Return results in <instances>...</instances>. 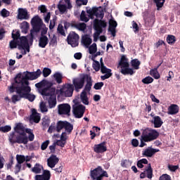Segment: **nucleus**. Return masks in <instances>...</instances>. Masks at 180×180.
I'll list each match as a JSON object with an SVG mask.
<instances>
[{
	"mask_svg": "<svg viewBox=\"0 0 180 180\" xmlns=\"http://www.w3.org/2000/svg\"><path fill=\"white\" fill-rule=\"evenodd\" d=\"M31 25L32 26V29L30 30V41H33L34 33H39L41 30V37L47 34L49 28L46 27V24L43 22V20L39 15H35L32 18Z\"/></svg>",
	"mask_w": 180,
	"mask_h": 180,
	"instance_id": "f257e3e1",
	"label": "nucleus"
},
{
	"mask_svg": "<svg viewBox=\"0 0 180 180\" xmlns=\"http://www.w3.org/2000/svg\"><path fill=\"white\" fill-rule=\"evenodd\" d=\"M41 75V70L37 69L36 72L26 71L25 77L22 78V75L18 74L15 78V84H21V85L28 86L29 81H34Z\"/></svg>",
	"mask_w": 180,
	"mask_h": 180,
	"instance_id": "f03ea898",
	"label": "nucleus"
},
{
	"mask_svg": "<svg viewBox=\"0 0 180 180\" xmlns=\"http://www.w3.org/2000/svg\"><path fill=\"white\" fill-rule=\"evenodd\" d=\"M159 136L160 133L157 131V130L146 128L145 129H142L141 139H142L145 143H150L151 141H154V140H157Z\"/></svg>",
	"mask_w": 180,
	"mask_h": 180,
	"instance_id": "7ed1b4c3",
	"label": "nucleus"
},
{
	"mask_svg": "<svg viewBox=\"0 0 180 180\" xmlns=\"http://www.w3.org/2000/svg\"><path fill=\"white\" fill-rule=\"evenodd\" d=\"M108 26V23L105 20L96 19L94 20V29L95 32L94 33V41H98V39H99V36H101V33H103V29Z\"/></svg>",
	"mask_w": 180,
	"mask_h": 180,
	"instance_id": "20e7f679",
	"label": "nucleus"
},
{
	"mask_svg": "<svg viewBox=\"0 0 180 180\" xmlns=\"http://www.w3.org/2000/svg\"><path fill=\"white\" fill-rule=\"evenodd\" d=\"M8 140L12 144H27L28 139L26 134H18L16 135L15 132L10 133Z\"/></svg>",
	"mask_w": 180,
	"mask_h": 180,
	"instance_id": "39448f33",
	"label": "nucleus"
},
{
	"mask_svg": "<svg viewBox=\"0 0 180 180\" xmlns=\"http://www.w3.org/2000/svg\"><path fill=\"white\" fill-rule=\"evenodd\" d=\"M58 97L62 98H71L74 94V85L68 83L66 85H63L60 89L56 90Z\"/></svg>",
	"mask_w": 180,
	"mask_h": 180,
	"instance_id": "423d86ee",
	"label": "nucleus"
},
{
	"mask_svg": "<svg viewBox=\"0 0 180 180\" xmlns=\"http://www.w3.org/2000/svg\"><path fill=\"white\" fill-rule=\"evenodd\" d=\"M54 91H51L50 88H44L41 91L42 96H49L48 103L51 108H56V105H57V97H56Z\"/></svg>",
	"mask_w": 180,
	"mask_h": 180,
	"instance_id": "0eeeda50",
	"label": "nucleus"
},
{
	"mask_svg": "<svg viewBox=\"0 0 180 180\" xmlns=\"http://www.w3.org/2000/svg\"><path fill=\"white\" fill-rule=\"evenodd\" d=\"M56 129L58 133H60V131H61V130L64 129V133L71 134V133H72V130H74V125H72V124H71L68 121H58L57 122Z\"/></svg>",
	"mask_w": 180,
	"mask_h": 180,
	"instance_id": "6e6552de",
	"label": "nucleus"
},
{
	"mask_svg": "<svg viewBox=\"0 0 180 180\" xmlns=\"http://www.w3.org/2000/svg\"><path fill=\"white\" fill-rule=\"evenodd\" d=\"M86 74H82L79 77H76L72 79L73 89L76 92L81 91L84 86H85V78Z\"/></svg>",
	"mask_w": 180,
	"mask_h": 180,
	"instance_id": "1a4fd4ad",
	"label": "nucleus"
},
{
	"mask_svg": "<svg viewBox=\"0 0 180 180\" xmlns=\"http://www.w3.org/2000/svg\"><path fill=\"white\" fill-rule=\"evenodd\" d=\"M67 40L68 44H70L72 47H77L79 44L78 40H79V35L75 32H72L68 34Z\"/></svg>",
	"mask_w": 180,
	"mask_h": 180,
	"instance_id": "9d476101",
	"label": "nucleus"
},
{
	"mask_svg": "<svg viewBox=\"0 0 180 180\" xmlns=\"http://www.w3.org/2000/svg\"><path fill=\"white\" fill-rule=\"evenodd\" d=\"M58 115L71 116V105L68 103L59 104L58 105Z\"/></svg>",
	"mask_w": 180,
	"mask_h": 180,
	"instance_id": "9b49d317",
	"label": "nucleus"
},
{
	"mask_svg": "<svg viewBox=\"0 0 180 180\" xmlns=\"http://www.w3.org/2000/svg\"><path fill=\"white\" fill-rule=\"evenodd\" d=\"M18 50H26L27 53H30V46H29V40L26 37H21L18 39Z\"/></svg>",
	"mask_w": 180,
	"mask_h": 180,
	"instance_id": "f8f14e48",
	"label": "nucleus"
},
{
	"mask_svg": "<svg viewBox=\"0 0 180 180\" xmlns=\"http://www.w3.org/2000/svg\"><path fill=\"white\" fill-rule=\"evenodd\" d=\"M84 113H85V106L82 105V104L73 106V115L75 117L81 119L84 116Z\"/></svg>",
	"mask_w": 180,
	"mask_h": 180,
	"instance_id": "ddd939ff",
	"label": "nucleus"
},
{
	"mask_svg": "<svg viewBox=\"0 0 180 180\" xmlns=\"http://www.w3.org/2000/svg\"><path fill=\"white\" fill-rule=\"evenodd\" d=\"M94 151L97 154H103L108 151V147H106V141H103L99 144H95L94 146Z\"/></svg>",
	"mask_w": 180,
	"mask_h": 180,
	"instance_id": "4468645a",
	"label": "nucleus"
},
{
	"mask_svg": "<svg viewBox=\"0 0 180 180\" xmlns=\"http://www.w3.org/2000/svg\"><path fill=\"white\" fill-rule=\"evenodd\" d=\"M86 13H89L90 16H96V18H101V19L103 18V11L96 7H93L87 10Z\"/></svg>",
	"mask_w": 180,
	"mask_h": 180,
	"instance_id": "2eb2a0df",
	"label": "nucleus"
},
{
	"mask_svg": "<svg viewBox=\"0 0 180 180\" xmlns=\"http://www.w3.org/2000/svg\"><path fill=\"white\" fill-rule=\"evenodd\" d=\"M146 176H147L148 179H151V178H153V168L150 163L148 165L147 168L140 174L141 179H144Z\"/></svg>",
	"mask_w": 180,
	"mask_h": 180,
	"instance_id": "dca6fc26",
	"label": "nucleus"
},
{
	"mask_svg": "<svg viewBox=\"0 0 180 180\" xmlns=\"http://www.w3.org/2000/svg\"><path fill=\"white\" fill-rule=\"evenodd\" d=\"M60 161V159L57 158V155H51L49 158L47 160V165L49 167V168H54L57 164H58V162Z\"/></svg>",
	"mask_w": 180,
	"mask_h": 180,
	"instance_id": "f3484780",
	"label": "nucleus"
},
{
	"mask_svg": "<svg viewBox=\"0 0 180 180\" xmlns=\"http://www.w3.org/2000/svg\"><path fill=\"white\" fill-rule=\"evenodd\" d=\"M31 91L32 89L29 86L21 84L20 86H16V94H18L26 95L27 94H30Z\"/></svg>",
	"mask_w": 180,
	"mask_h": 180,
	"instance_id": "a211bd4d",
	"label": "nucleus"
},
{
	"mask_svg": "<svg viewBox=\"0 0 180 180\" xmlns=\"http://www.w3.org/2000/svg\"><path fill=\"white\" fill-rule=\"evenodd\" d=\"M101 174H102V167L98 166L93 170L90 172V176L93 180H98Z\"/></svg>",
	"mask_w": 180,
	"mask_h": 180,
	"instance_id": "6ab92c4d",
	"label": "nucleus"
},
{
	"mask_svg": "<svg viewBox=\"0 0 180 180\" xmlns=\"http://www.w3.org/2000/svg\"><path fill=\"white\" fill-rule=\"evenodd\" d=\"M85 82L86 84L84 85V90L86 92H91V90L92 89V82H94L91 75L86 74Z\"/></svg>",
	"mask_w": 180,
	"mask_h": 180,
	"instance_id": "aec40b11",
	"label": "nucleus"
},
{
	"mask_svg": "<svg viewBox=\"0 0 180 180\" xmlns=\"http://www.w3.org/2000/svg\"><path fill=\"white\" fill-rule=\"evenodd\" d=\"M29 18H30V15L27 13V10L25 8L18 9V19L20 20H27Z\"/></svg>",
	"mask_w": 180,
	"mask_h": 180,
	"instance_id": "412c9836",
	"label": "nucleus"
},
{
	"mask_svg": "<svg viewBox=\"0 0 180 180\" xmlns=\"http://www.w3.org/2000/svg\"><path fill=\"white\" fill-rule=\"evenodd\" d=\"M127 67H130V64L129 63V59L126 58V56H122L118 63L117 68H121V70H123L124 68H127Z\"/></svg>",
	"mask_w": 180,
	"mask_h": 180,
	"instance_id": "4be33fe9",
	"label": "nucleus"
},
{
	"mask_svg": "<svg viewBox=\"0 0 180 180\" xmlns=\"http://www.w3.org/2000/svg\"><path fill=\"white\" fill-rule=\"evenodd\" d=\"M30 120H32L34 123H39L40 122V114L37 112V110L34 108L32 110V115L30 117Z\"/></svg>",
	"mask_w": 180,
	"mask_h": 180,
	"instance_id": "5701e85b",
	"label": "nucleus"
},
{
	"mask_svg": "<svg viewBox=\"0 0 180 180\" xmlns=\"http://www.w3.org/2000/svg\"><path fill=\"white\" fill-rule=\"evenodd\" d=\"M160 149H155L153 148H146L143 152V155L145 157H149L151 158L155 153H159Z\"/></svg>",
	"mask_w": 180,
	"mask_h": 180,
	"instance_id": "b1692460",
	"label": "nucleus"
},
{
	"mask_svg": "<svg viewBox=\"0 0 180 180\" xmlns=\"http://www.w3.org/2000/svg\"><path fill=\"white\" fill-rule=\"evenodd\" d=\"M50 171L49 170H44L43 174L41 175H36L35 179L36 180H50Z\"/></svg>",
	"mask_w": 180,
	"mask_h": 180,
	"instance_id": "393cba45",
	"label": "nucleus"
},
{
	"mask_svg": "<svg viewBox=\"0 0 180 180\" xmlns=\"http://www.w3.org/2000/svg\"><path fill=\"white\" fill-rule=\"evenodd\" d=\"M13 133H17V134H23L25 133V125L23 124L18 122L15 124L14 127V131Z\"/></svg>",
	"mask_w": 180,
	"mask_h": 180,
	"instance_id": "a878e982",
	"label": "nucleus"
},
{
	"mask_svg": "<svg viewBox=\"0 0 180 180\" xmlns=\"http://www.w3.org/2000/svg\"><path fill=\"white\" fill-rule=\"evenodd\" d=\"M152 123L154 124L155 129H158L164 124V122H162V120L160 116H154Z\"/></svg>",
	"mask_w": 180,
	"mask_h": 180,
	"instance_id": "bb28decb",
	"label": "nucleus"
},
{
	"mask_svg": "<svg viewBox=\"0 0 180 180\" xmlns=\"http://www.w3.org/2000/svg\"><path fill=\"white\" fill-rule=\"evenodd\" d=\"M49 44V38L47 36H41L39 39V47L46 49V46Z\"/></svg>",
	"mask_w": 180,
	"mask_h": 180,
	"instance_id": "cd10ccee",
	"label": "nucleus"
},
{
	"mask_svg": "<svg viewBox=\"0 0 180 180\" xmlns=\"http://www.w3.org/2000/svg\"><path fill=\"white\" fill-rule=\"evenodd\" d=\"M179 112V107L177 105L173 104L168 108V115H176Z\"/></svg>",
	"mask_w": 180,
	"mask_h": 180,
	"instance_id": "c85d7f7f",
	"label": "nucleus"
},
{
	"mask_svg": "<svg viewBox=\"0 0 180 180\" xmlns=\"http://www.w3.org/2000/svg\"><path fill=\"white\" fill-rule=\"evenodd\" d=\"M21 32L22 33H27L29 30V27H30V25L27 21H24L20 24Z\"/></svg>",
	"mask_w": 180,
	"mask_h": 180,
	"instance_id": "c756f323",
	"label": "nucleus"
},
{
	"mask_svg": "<svg viewBox=\"0 0 180 180\" xmlns=\"http://www.w3.org/2000/svg\"><path fill=\"white\" fill-rule=\"evenodd\" d=\"M120 72L122 73L123 75H133L134 74V70H133L132 68L127 67L121 69Z\"/></svg>",
	"mask_w": 180,
	"mask_h": 180,
	"instance_id": "7c9ffc66",
	"label": "nucleus"
},
{
	"mask_svg": "<svg viewBox=\"0 0 180 180\" xmlns=\"http://www.w3.org/2000/svg\"><path fill=\"white\" fill-rule=\"evenodd\" d=\"M82 42L83 44H84V46H91V44H92V39L89 37V35L86 34L82 37Z\"/></svg>",
	"mask_w": 180,
	"mask_h": 180,
	"instance_id": "2f4dec72",
	"label": "nucleus"
},
{
	"mask_svg": "<svg viewBox=\"0 0 180 180\" xmlns=\"http://www.w3.org/2000/svg\"><path fill=\"white\" fill-rule=\"evenodd\" d=\"M150 75L153 77L155 79H160L161 78V75H160V72L157 68H153L150 70Z\"/></svg>",
	"mask_w": 180,
	"mask_h": 180,
	"instance_id": "473e14b6",
	"label": "nucleus"
},
{
	"mask_svg": "<svg viewBox=\"0 0 180 180\" xmlns=\"http://www.w3.org/2000/svg\"><path fill=\"white\" fill-rule=\"evenodd\" d=\"M53 78L57 84L63 83V74L60 72H56L53 74Z\"/></svg>",
	"mask_w": 180,
	"mask_h": 180,
	"instance_id": "72a5a7b5",
	"label": "nucleus"
},
{
	"mask_svg": "<svg viewBox=\"0 0 180 180\" xmlns=\"http://www.w3.org/2000/svg\"><path fill=\"white\" fill-rule=\"evenodd\" d=\"M9 47L11 50H13V49H18V47H19V41L17 39H12L9 42Z\"/></svg>",
	"mask_w": 180,
	"mask_h": 180,
	"instance_id": "f704fd0d",
	"label": "nucleus"
},
{
	"mask_svg": "<svg viewBox=\"0 0 180 180\" xmlns=\"http://www.w3.org/2000/svg\"><path fill=\"white\" fill-rule=\"evenodd\" d=\"M166 40L168 44H171L172 46L173 44H175V41H176V37L174 35L169 34L167 35Z\"/></svg>",
	"mask_w": 180,
	"mask_h": 180,
	"instance_id": "c9c22d12",
	"label": "nucleus"
},
{
	"mask_svg": "<svg viewBox=\"0 0 180 180\" xmlns=\"http://www.w3.org/2000/svg\"><path fill=\"white\" fill-rule=\"evenodd\" d=\"M131 67L134 68V70H139L140 69V60L139 59H134L131 61Z\"/></svg>",
	"mask_w": 180,
	"mask_h": 180,
	"instance_id": "e433bc0d",
	"label": "nucleus"
},
{
	"mask_svg": "<svg viewBox=\"0 0 180 180\" xmlns=\"http://www.w3.org/2000/svg\"><path fill=\"white\" fill-rule=\"evenodd\" d=\"M22 98L25 99H28L30 102H33L36 99V96L30 93H27L26 94H22Z\"/></svg>",
	"mask_w": 180,
	"mask_h": 180,
	"instance_id": "4c0bfd02",
	"label": "nucleus"
},
{
	"mask_svg": "<svg viewBox=\"0 0 180 180\" xmlns=\"http://www.w3.org/2000/svg\"><path fill=\"white\" fill-rule=\"evenodd\" d=\"M42 168L43 167H41L40 164L37 163L35 164L34 167L32 168V171L34 172V174H40V172H41Z\"/></svg>",
	"mask_w": 180,
	"mask_h": 180,
	"instance_id": "58836bf2",
	"label": "nucleus"
},
{
	"mask_svg": "<svg viewBox=\"0 0 180 180\" xmlns=\"http://www.w3.org/2000/svg\"><path fill=\"white\" fill-rule=\"evenodd\" d=\"M101 71L102 74H112V70L106 68L103 63H101Z\"/></svg>",
	"mask_w": 180,
	"mask_h": 180,
	"instance_id": "ea45409f",
	"label": "nucleus"
},
{
	"mask_svg": "<svg viewBox=\"0 0 180 180\" xmlns=\"http://www.w3.org/2000/svg\"><path fill=\"white\" fill-rule=\"evenodd\" d=\"M121 167L122 168H129V167H131V161L130 160H122L121 161Z\"/></svg>",
	"mask_w": 180,
	"mask_h": 180,
	"instance_id": "a19ab883",
	"label": "nucleus"
},
{
	"mask_svg": "<svg viewBox=\"0 0 180 180\" xmlns=\"http://www.w3.org/2000/svg\"><path fill=\"white\" fill-rule=\"evenodd\" d=\"M91 60L94 62V63H93V68L98 72V71L101 70V63H99V61L95 60L94 58H92Z\"/></svg>",
	"mask_w": 180,
	"mask_h": 180,
	"instance_id": "79ce46f5",
	"label": "nucleus"
},
{
	"mask_svg": "<svg viewBox=\"0 0 180 180\" xmlns=\"http://www.w3.org/2000/svg\"><path fill=\"white\" fill-rule=\"evenodd\" d=\"M23 94H18V95H13L11 97V100L13 103H16L17 102H19L22 98H23Z\"/></svg>",
	"mask_w": 180,
	"mask_h": 180,
	"instance_id": "37998d69",
	"label": "nucleus"
},
{
	"mask_svg": "<svg viewBox=\"0 0 180 180\" xmlns=\"http://www.w3.org/2000/svg\"><path fill=\"white\" fill-rule=\"evenodd\" d=\"M98 51L96 43H93L89 48V54H95Z\"/></svg>",
	"mask_w": 180,
	"mask_h": 180,
	"instance_id": "c03bdc74",
	"label": "nucleus"
},
{
	"mask_svg": "<svg viewBox=\"0 0 180 180\" xmlns=\"http://www.w3.org/2000/svg\"><path fill=\"white\" fill-rule=\"evenodd\" d=\"M16 160L18 164H23L26 161V157L23 155H17Z\"/></svg>",
	"mask_w": 180,
	"mask_h": 180,
	"instance_id": "a18cd8bd",
	"label": "nucleus"
},
{
	"mask_svg": "<svg viewBox=\"0 0 180 180\" xmlns=\"http://www.w3.org/2000/svg\"><path fill=\"white\" fill-rule=\"evenodd\" d=\"M80 20L82 22H85L86 23L87 22H89V18L86 17V14L85 13V11H82L80 15Z\"/></svg>",
	"mask_w": 180,
	"mask_h": 180,
	"instance_id": "49530a36",
	"label": "nucleus"
},
{
	"mask_svg": "<svg viewBox=\"0 0 180 180\" xmlns=\"http://www.w3.org/2000/svg\"><path fill=\"white\" fill-rule=\"evenodd\" d=\"M42 74H43V77H44V78H47V77H49V75H50V74H51V69H50L49 68H44L43 69Z\"/></svg>",
	"mask_w": 180,
	"mask_h": 180,
	"instance_id": "de8ad7c7",
	"label": "nucleus"
},
{
	"mask_svg": "<svg viewBox=\"0 0 180 180\" xmlns=\"http://www.w3.org/2000/svg\"><path fill=\"white\" fill-rule=\"evenodd\" d=\"M154 82V79H153V77L150 76H148L142 79L143 84H152V82Z\"/></svg>",
	"mask_w": 180,
	"mask_h": 180,
	"instance_id": "09e8293b",
	"label": "nucleus"
},
{
	"mask_svg": "<svg viewBox=\"0 0 180 180\" xmlns=\"http://www.w3.org/2000/svg\"><path fill=\"white\" fill-rule=\"evenodd\" d=\"M46 85H47V80L46 79H43L40 82L35 84L36 88L38 89L43 88V86H46Z\"/></svg>",
	"mask_w": 180,
	"mask_h": 180,
	"instance_id": "8fccbe9b",
	"label": "nucleus"
},
{
	"mask_svg": "<svg viewBox=\"0 0 180 180\" xmlns=\"http://www.w3.org/2000/svg\"><path fill=\"white\" fill-rule=\"evenodd\" d=\"M58 8L62 15L67 11V6L65 4H58Z\"/></svg>",
	"mask_w": 180,
	"mask_h": 180,
	"instance_id": "3c124183",
	"label": "nucleus"
},
{
	"mask_svg": "<svg viewBox=\"0 0 180 180\" xmlns=\"http://www.w3.org/2000/svg\"><path fill=\"white\" fill-rule=\"evenodd\" d=\"M53 131H57V124L56 126V122L51 123V126L49 127L48 133H53Z\"/></svg>",
	"mask_w": 180,
	"mask_h": 180,
	"instance_id": "603ef678",
	"label": "nucleus"
},
{
	"mask_svg": "<svg viewBox=\"0 0 180 180\" xmlns=\"http://www.w3.org/2000/svg\"><path fill=\"white\" fill-rule=\"evenodd\" d=\"M11 130H12V127L9 125L0 127V131H2V133H8Z\"/></svg>",
	"mask_w": 180,
	"mask_h": 180,
	"instance_id": "864d4df0",
	"label": "nucleus"
},
{
	"mask_svg": "<svg viewBox=\"0 0 180 180\" xmlns=\"http://www.w3.org/2000/svg\"><path fill=\"white\" fill-rule=\"evenodd\" d=\"M117 22L115 20H110L108 29H116Z\"/></svg>",
	"mask_w": 180,
	"mask_h": 180,
	"instance_id": "5fc2aeb1",
	"label": "nucleus"
},
{
	"mask_svg": "<svg viewBox=\"0 0 180 180\" xmlns=\"http://www.w3.org/2000/svg\"><path fill=\"white\" fill-rule=\"evenodd\" d=\"M103 176H105V178H109V174H108V172L103 170V169H102L101 175L98 176V180H102L103 179Z\"/></svg>",
	"mask_w": 180,
	"mask_h": 180,
	"instance_id": "6e6d98bb",
	"label": "nucleus"
},
{
	"mask_svg": "<svg viewBox=\"0 0 180 180\" xmlns=\"http://www.w3.org/2000/svg\"><path fill=\"white\" fill-rule=\"evenodd\" d=\"M154 2L156 4L157 8L160 9V8H162L164 6V2H165V0H154Z\"/></svg>",
	"mask_w": 180,
	"mask_h": 180,
	"instance_id": "4d7b16f0",
	"label": "nucleus"
},
{
	"mask_svg": "<svg viewBox=\"0 0 180 180\" xmlns=\"http://www.w3.org/2000/svg\"><path fill=\"white\" fill-rule=\"evenodd\" d=\"M86 29V24L85 22H80L77 24V30L84 32Z\"/></svg>",
	"mask_w": 180,
	"mask_h": 180,
	"instance_id": "13d9d810",
	"label": "nucleus"
},
{
	"mask_svg": "<svg viewBox=\"0 0 180 180\" xmlns=\"http://www.w3.org/2000/svg\"><path fill=\"white\" fill-rule=\"evenodd\" d=\"M58 32L60 33V34H61L62 36L65 37V31H64V27H63V25L59 24L58 25Z\"/></svg>",
	"mask_w": 180,
	"mask_h": 180,
	"instance_id": "bf43d9fd",
	"label": "nucleus"
},
{
	"mask_svg": "<svg viewBox=\"0 0 180 180\" xmlns=\"http://www.w3.org/2000/svg\"><path fill=\"white\" fill-rule=\"evenodd\" d=\"M0 15L2 16V18H8V16L11 15V13H9L6 8H3L0 13Z\"/></svg>",
	"mask_w": 180,
	"mask_h": 180,
	"instance_id": "052dcab7",
	"label": "nucleus"
},
{
	"mask_svg": "<svg viewBox=\"0 0 180 180\" xmlns=\"http://www.w3.org/2000/svg\"><path fill=\"white\" fill-rule=\"evenodd\" d=\"M57 22V17L55 16L50 22L49 30H53L56 26V22Z\"/></svg>",
	"mask_w": 180,
	"mask_h": 180,
	"instance_id": "680f3d73",
	"label": "nucleus"
},
{
	"mask_svg": "<svg viewBox=\"0 0 180 180\" xmlns=\"http://www.w3.org/2000/svg\"><path fill=\"white\" fill-rule=\"evenodd\" d=\"M42 125L44 127H45V129L46 127H49V126H50V119L49 118H43L42 120Z\"/></svg>",
	"mask_w": 180,
	"mask_h": 180,
	"instance_id": "e2e57ef3",
	"label": "nucleus"
},
{
	"mask_svg": "<svg viewBox=\"0 0 180 180\" xmlns=\"http://www.w3.org/2000/svg\"><path fill=\"white\" fill-rule=\"evenodd\" d=\"M49 144H50V141L46 140L44 141L41 145V150H42V151H44V150H46L47 147H49Z\"/></svg>",
	"mask_w": 180,
	"mask_h": 180,
	"instance_id": "0e129e2a",
	"label": "nucleus"
},
{
	"mask_svg": "<svg viewBox=\"0 0 180 180\" xmlns=\"http://www.w3.org/2000/svg\"><path fill=\"white\" fill-rule=\"evenodd\" d=\"M104 84L103 82H97L94 84V89H96V91H99L100 89H102V86H103Z\"/></svg>",
	"mask_w": 180,
	"mask_h": 180,
	"instance_id": "69168bd1",
	"label": "nucleus"
},
{
	"mask_svg": "<svg viewBox=\"0 0 180 180\" xmlns=\"http://www.w3.org/2000/svg\"><path fill=\"white\" fill-rule=\"evenodd\" d=\"M88 0H76V4L77 6H82V5H86Z\"/></svg>",
	"mask_w": 180,
	"mask_h": 180,
	"instance_id": "338daca9",
	"label": "nucleus"
},
{
	"mask_svg": "<svg viewBox=\"0 0 180 180\" xmlns=\"http://www.w3.org/2000/svg\"><path fill=\"white\" fill-rule=\"evenodd\" d=\"M171 176L165 174L160 176L159 180H170Z\"/></svg>",
	"mask_w": 180,
	"mask_h": 180,
	"instance_id": "774afa93",
	"label": "nucleus"
}]
</instances>
